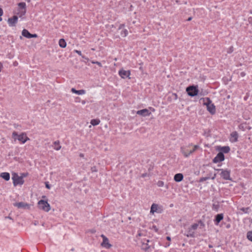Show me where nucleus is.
I'll use <instances>...</instances> for the list:
<instances>
[{
    "label": "nucleus",
    "mask_w": 252,
    "mask_h": 252,
    "mask_svg": "<svg viewBox=\"0 0 252 252\" xmlns=\"http://www.w3.org/2000/svg\"><path fill=\"white\" fill-rule=\"evenodd\" d=\"M59 44L62 48H65L66 46V43L64 39H60L59 41Z\"/></svg>",
    "instance_id": "b1692460"
},
{
    "label": "nucleus",
    "mask_w": 252,
    "mask_h": 252,
    "mask_svg": "<svg viewBox=\"0 0 252 252\" xmlns=\"http://www.w3.org/2000/svg\"><path fill=\"white\" fill-rule=\"evenodd\" d=\"M14 205L18 208H24L26 209H29L31 206L30 204L23 202L15 203L14 204Z\"/></svg>",
    "instance_id": "ddd939ff"
},
{
    "label": "nucleus",
    "mask_w": 252,
    "mask_h": 252,
    "mask_svg": "<svg viewBox=\"0 0 252 252\" xmlns=\"http://www.w3.org/2000/svg\"><path fill=\"white\" fill-rule=\"evenodd\" d=\"M2 21L1 16H0V21Z\"/></svg>",
    "instance_id": "79ce46f5"
},
{
    "label": "nucleus",
    "mask_w": 252,
    "mask_h": 252,
    "mask_svg": "<svg viewBox=\"0 0 252 252\" xmlns=\"http://www.w3.org/2000/svg\"><path fill=\"white\" fill-rule=\"evenodd\" d=\"M186 92L190 96H195L198 94L199 90L197 86H189L186 88Z\"/></svg>",
    "instance_id": "20e7f679"
},
{
    "label": "nucleus",
    "mask_w": 252,
    "mask_h": 252,
    "mask_svg": "<svg viewBox=\"0 0 252 252\" xmlns=\"http://www.w3.org/2000/svg\"><path fill=\"white\" fill-rule=\"evenodd\" d=\"M166 239H167V240H168V241H171V238H170L169 236H167V237H166Z\"/></svg>",
    "instance_id": "58836bf2"
},
{
    "label": "nucleus",
    "mask_w": 252,
    "mask_h": 252,
    "mask_svg": "<svg viewBox=\"0 0 252 252\" xmlns=\"http://www.w3.org/2000/svg\"><path fill=\"white\" fill-rule=\"evenodd\" d=\"M71 92L73 93H75L76 94H77V90H75L74 88H72L71 89Z\"/></svg>",
    "instance_id": "72a5a7b5"
},
{
    "label": "nucleus",
    "mask_w": 252,
    "mask_h": 252,
    "mask_svg": "<svg viewBox=\"0 0 252 252\" xmlns=\"http://www.w3.org/2000/svg\"><path fill=\"white\" fill-rule=\"evenodd\" d=\"M0 177L5 181H8L10 179V174L8 172H3L0 174Z\"/></svg>",
    "instance_id": "5701e85b"
},
{
    "label": "nucleus",
    "mask_w": 252,
    "mask_h": 252,
    "mask_svg": "<svg viewBox=\"0 0 252 252\" xmlns=\"http://www.w3.org/2000/svg\"><path fill=\"white\" fill-rule=\"evenodd\" d=\"M74 52L78 54L79 56H81L82 58H84V57L82 56V53L80 51L75 50Z\"/></svg>",
    "instance_id": "7c9ffc66"
},
{
    "label": "nucleus",
    "mask_w": 252,
    "mask_h": 252,
    "mask_svg": "<svg viewBox=\"0 0 252 252\" xmlns=\"http://www.w3.org/2000/svg\"><path fill=\"white\" fill-rule=\"evenodd\" d=\"M223 219V215L222 214H219L216 216L214 220V222L216 225H218L220 221Z\"/></svg>",
    "instance_id": "6ab92c4d"
},
{
    "label": "nucleus",
    "mask_w": 252,
    "mask_h": 252,
    "mask_svg": "<svg viewBox=\"0 0 252 252\" xmlns=\"http://www.w3.org/2000/svg\"><path fill=\"white\" fill-rule=\"evenodd\" d=\"M191 20V17H189L188 19V21H190Z\"/></svg>",
    "instance_id": "a19ab883"
},
{
    "label": "nucleus",
    "mask_w": 252,
    "mask_h": 252,
    "mask_svg": "<svg viewBox=\"0 0 252 252\" xmlns=\"http://www.w3.org/2000/svg\"><path fill=\"white\" fill-rule=\"evenodd\" d=\"M232 137L233 138V141H235L236 140V134L235 132H233L231 134Z\"/></svg>",
    "instance_id": "c756f323"
},
{
    "label": "nucleus",
    "mask_w": 252,
    "mask_h": 252,
    "mask_svg": "<svg viewBox=\"0 0 252 252\" xmlns=\"http://www.w3.org/2000/svg\"><path fill=\"white\" fill-rule=\"evenodd\" d=\"M137 114L141 115L143 116H147L151 115V112H149L148 109H144L140 110H138L136 112Z\"/></svg>",
    "instance_id": "a211bd4d"
},
{
    "label": "nucleus",
    "mask_w": 252,
    "mask_h": 252,
    "mask_svg": "<svg viewBox=\"0 0 252 252\" xmlns=\"http://www.w3.org/2000/svg\"><path fill=\"white\" fill-rule=\"evenodd\" d=\"M219 171H220V175L224 180H229L230 178V173L228 171L223 170L222 169H218Z\"/></svg>",
    "instance_id": "9b49d317"
},
{
    "label": "nucleus",
    "mask_w": 252,
    "mask_h": 252,
    "mask_svg": "<svg viewBox=\"0 0 252 252\" xmlns=\"http://www.w3.org/2000/svg\"><path fill=\"white\" fill-rule=\"evenodd\" d=\"M18 8L16 14L19 17H22L26 13V4L25 2H20L18 4Z\"/></svg>",
    "instance_id": "39448f33"
},
{
    "label": "nucleus",
    "mask_w": 252,
    "mask_h": 252,
    "mask_svg": "<svg viewBox=\"0 0 252 252\" xmlns=\"http://www.w3.org/2000/svg\"><path fill=\"white\" fill-rule=\"evenodd\" d=\"M82 103H83V104H85V101H82Z\"/></svg>",
    "instance_id": "c03bdc74"
},
{
    "label": "nucleus",
    "mask_w": 252,
    "mask_h": 252,
    "mask_svg": "<svg viewBox=\"0 0 252 252\" xmlns=\"http://www.w3.org/2000/svg\"><path fill=\"white\" fill-rule=\"evenodd\" d=\"M150 109H151L152 111H155V109L154 108H152V107H150L149 108Z\"/></svg>",
    "instance_id": "ea45409f"
},
{
    "label": "nucleus",
    "mask_w": 252,
    "mask_h": 252,
    "mask_svg": "<svg viewBox=\"0 0 252 252\" xmlns=\"http://www.w3.org/2000/svg\"><path fill=\"white\" fill-rule=\"evenodd\" d=\"M28 174L27 173H23L21 174V176H20V177H22L23 179L24 177H26L28 176Z\"/></svg>",
    "instance_id": "473e14b6"
},
{
    "label": "nucleus",
    "mask_w": 252,
    "mask_h": 252,
    "mask_svg": "<svg viewBox=\"0 0 252 252\" xmlns=\"http://www.w3.org/2000/svg\"><path fill=\"white\" fill-rule=\"evenodd\" d=\"M162 211L161 206H158L157 204L153 203L151 207L150 213L154 214L155 213H161Z\"/></svg>",
    "instance_id": "1a4fd4ad"
},
{
    "label": "nucleus",
    "mask_w": 252,
    "mask_h": 252,
    "mask_svg": "<svg viewBox=\"0 0 252 252\" xmlns=\"http://www.w3.org/2000/svg\"><path fill=\"white\" fill-rule=\"evenodd\" d=\"M157 185L158 187H163L164 185V182L161 181H158Z\"/></svg>",
    "instance_id": "c85d7f7f"
},
{
    "label": "nucleus",
    "mask_w": 252,
    "mask_h": 252,
    "mask_svg": "<svg viewBox=\"0 0 252 252\" xmlns=\"http://www.w3.org/2000/svg\"><path fill=\"white\" fill-rule=\"evenodd\" d=\"M249 208H242L241 209V210L243 211V212L245 213H248V211L249 210Z\"/></svg>",
    "instance_id": "2f4dec72"
},
{
    "label": "nucleus",
    "mask_w": 252,
    "mask_h": 252,
    "mask_svg": "<svg viewBox=\"0 0 252 252\" xmlns=\"http://www.w3.org/2000/svg\"><path fill=\"white\" fill-rule=\"evenodd\" d=\"M12 180L14 186L16 187L18 185H22L24 183V179L22 177H20L16 173H12Z\"/></svg>",
    "instance_id": "7ed1b4c3"
},
{
    "label": "nucleus",
    "mask_w": 252,
    "mask_h": 252,
    "mask_svg": "<svg viewBox=\"0 0 252 252\" xmlns=\"http://www.w3.org/2000/svg\"><path fill=\"white\" fill-rule=\"evenodd\" d=\"M3 15V10L0 8V16H2Z\"/></svg>",
    "instance_id": "c9c22d12"
},
{
    "label": "nucleus",
    "mask_w": 252,
    "mask_h": 252,
    "mask_svg": "<svg viewBox=\"0 0 252 252\" xmlns=\"http://www.w3.org/2000/svg\"><path fill=\"white\" fill-rule=\"evenodd\" d=\"M199 148L198 145H193L192 144L183 145L181 147V152L184 157L187 158Z\"/></svg>",
    "instance_id": "f257e3e1"
},
{
    "label": "nucleus",
    "mask_w": 252,
    "mask_h": 252,
    "mask_svg": "<svg viewBox=\"0 0 252 252\" xmlns=\"http://www.w3.org/2000/svg\"><path fill=\"white\" fill-rule=\"evenodd\" d=\"M174 179L176 182H179L183 180V175L181 173H178L175 175Z\"/></svg>",
    "instance_id": "aec40b11"
},
{
    "label": "nucleus",
    "mask_w": 252,
    "mask_h": 252,
    "mask_svg": "<svg viewBox=\"0 0 252 252\" xmlns=\"http://www.w3.org/2000/svg\"><path fill=\"white\" fill-rule=\"evenodd\" d=\"M138 235L139 236H141V233H139L138 234Z\"/></svg>",
    "instance_id": "37998d69"
},
{
    "label": "nucleus",
    "mask_w": 252,
    "mask_h": 252,
    "mask_svg": "<svg viewBox=\"0 0 252 252\" xmlns=\"http://www.w3.org/2000/svg\"><path fill=\"white\" fill-rule=\"evenodd\" d=\"M218 150L222 153H227L229 152L230 148L228 146L220 147L218 148Z\"/></svg>",
    "instance_id": "4be33fe9"
},
{
    "label": "nucleus",
    "mask_w": 252,
    "mask_h": 252,
    "mask_svg": "<svg viewBox=\"0 0 252 252\" xmlns=\"http://www.w3.org/2000/svg\"><path fill=\"white\" fill-rule=\"evenodd\" d=\"M224 156L223 154L221 152H219L213 159V161L214 163H218L224 160Z\"/></svg>",
    "instance_id": "f8f14e48"
},
{
    "label": "nucleus",
    "mask_w": 252,
    "mask_h": 252,
    "mask_svg": "<svg viewBox=\"0 0 252 252\" xmlns=\"http://www.w3.org/2000/svg\"><path fill=\"white\" fill-rule=\"evenodd\" d=\"M92 63H93V64H96L97 65H98L100 67L102 66V64H101V63H100L99 62H97V61H92Z\"/></svg>",
    "instance_id": "cd10ccee"
},
{
    "label": "nucleus",
    "mask_w": 252,
    "mask_h": 252,
    "mask_svg": "<svg viewBox=\"0 0 252 252\" xmlns=\"http://www.w3.org/2000/svg\"><path fill=\"white\" fill-rule=\"evenodd\" d=\"M247 238L249 240L252 241V231H249L248 232Z\"/></svg>",
    "instance_id": "a878e982"
},
{
    "label": "nucleus",
    "mask_w": 252,
    "mask_h": 252,
    "mask_svg": "<svg viewBox=\"0 0 252 252\" xmlns=\"http://www.w3.org/2000/svg\"><path fill=\"white\" fill-rule=\"evenodd\" d=\"M38 208L44 211L49 212L50 210V206L47 201L40 200L38 202Z\"/></svg>",
    "instance_id": "0eeeda50"
},
{
    "label": "nucleus",
    "mask_w": 252,
    "mask_h": 252,
    "mask_svg": "<svg viewBox=\"0 0 252 252\" xmlns=\"http://www.w3.org/2000/svg\"><path fill=\"white\" fill-rule=\"evenodd\" d=\"M18 21V16H14L12 18H9L8 20V23L10 26H14Z\"/></svg>",
    "instance_id": "f3484780"
},
{
    "label": "nucleus",
    "mask_w": 252,
    "mask_h": 252,
    "mask_svg": "<svg viewBox=\"0 0 252 252\" xmlns=\"http://www.w3.org/2000/svg\"><path fill=\"white\" fill-rule=\"evenodd\" d=\"M101 237L103 239V241L101 243L102 247L106 249H109L111 247L112 245L109 243L108 239L104 235L102 234Z\"/></svg>",
    "instance_id": "9d476101"
},
{
    "label": "nucleus",
    "mask_w": 252,
    "mask_h": 252,
    "mask_svg": "<svg viewBox=\"0 0 252 252\" xmlns=\"http://www.w3.org/2000/svg\"><path fill=\"white\" fill-rule=\"evenodd\" d=\"M77 94L82 95L86 93V91L84 90H77Z\"/></svg>",
    "instance_id": "bb28decb"
},
{
    "label": "nucleus",
    "mask_w": 252,
    "mask_h": 252,
    "mask_svg": "<svg viewBox=\"0 0 252 252\" xmlns=\"http://www.w3.org/2000/svg\"><path fill=\"white\" fill-rule=\"evenodd\" d=\"M60 142L59 140L56 141L53 143V148L56 150L59 151L61 149Z\"/></svg>",
    "instance_id": "412c9836"
},
{
    "label": "nucleus",
    "mask_w": 252,
    "mask_h": 252,
    "mask_svg": "<svg viewBox=\"0 0 252 252\" xmlns=\"http://www.w3.org/2000/svg\"><path fill=\"white\" fill-rule=\"evenodd\" d=\"M12 137L14 140L17 139L22 144H24L27 141L30 140V138L27 136L25 132H22L18 134L17 132L14 131L12 133Z\"/></svg>",
    "instance_id": "f03ea898"
},
{
    "label": "nucleus",
    "mask_w": 252,
    "mask_h": 252,
    "mask_svg": "<svg viewBox=\"0 0 252 252\" xmlns=\"http://www.w3.org/2000/svg\"><path fill=\"white\" fill-rule=\"evenodd\" d=\"M119 30H121L120 34L122 37H125L128 35V31L125 28V25H120L119 27Z\"/></svg>",
    "instance_id": "dca6fc26"
},
{
    "label": "nucleus",
    "mask_w": 252,
    "mask_h": 252,
    "mask_svg": "<svg viewBox=\"0 0 252 252\" xmlns=\"http://www.w3.org/2000/svg\"><path fill=\"white\" fill-rule=\"evenodd\" d=\"M46 187L47 189H49L50 188V186H49L48 184H46Z\"/></svg>",
    "instance_id": "4c0bfd02"
},
{
    "label": "nucleus",
    "mask_w": 252,
    "mask_h": 252,
    "mask_svg": "<svg viewBox=\"0 0 252 252\" xmlns=\"http://www.w3.org/2000/svg\"><path fill=\"white\" fill-rule=\"evenodd\" d=\"M22 34L23 36L28 38H31L33 37L35 38L37 37V35L36 34H31L26 29L22 31Z\"/></svg>",
    "instance_id": "4468645a"
},
{
    "label": "nucleus",
    "mask_w": 252,
    "mask_h": 252,
    "mask_svg": "<svg viewBox=\"0 0 252 252\" xmlns=\"http://www.w3.org/2000/svg\"><path fill=\"white\" fill-rule=\"evenodd\" d=\"M198 227V224L194 223L192 224L188 229L187 233L185 234L188 237H193L194 236V230L197 229Z\"/></svg>",
    "instance_id": "6e6552de"
},
{
    "label": "nucleus",
    "mask_w": 252,
    "mask_h": 252,
    "mask_svg": "<svg viewBox=\"0 0 252 252\" xmlns=\"http://www.w3.org/2000/svg\"><path fill=\"white\" fill-rule=\"evenodd\" d=\"M3 66H2V63L0 62V72H1V69L2 68Z\"/></svg>",
    "instance_id": "e433bc0d"
},
{
    "label": "nucleus",
    "mask_w": 252,
    "mask_h": 252,
    "mask_svg": "<svg viewBox=\"0 0 252 252\" xmlns=\"http://www.w3.org/2000/svg\"><path fill=\"white\" fill-rule=\"evenodd\" d=\"M130 71L129 70H125L123 69L119 71V74L122 78H125L126 77H129L130 75Z\"/></svg>",
    "instance_id": "2eb2a0df"
},
{
    "label": "nucleus",
    "mask_w": 252,
    "mask_h": 252,
    "mask_svg": "<svg viewBox=\"0 0 252 252\" xmlns=\"http://www.w3.org/2000/svg\"><path fill=\"white\" fill-rule=\"evenodd\" d=\"M245 75H246V74H245V73L244 72H241L240 73V75H241L242 77H244V76H245Z\"/></svg>",
    "instance_id": "f704fd0d"
},
{
    "label": "nucleus",
    "mask_w": 252,
    "mask_h": 252,
    "mask_svg": "<svg viewBox=\"0 0 252 252\" xmlns=\"http://www.w3.org/2000/svg\"><path fill=\"white\" fill-rule=\"evenodd\" d=\"M149 240H147V241H146V242H147V243H146V245H147V243H148V242H149Z\"/></svg>",
    "instance_id": "a18cd8bd"
},
{
    "label": "nucleus",
    "mask_w": 252,
    "mask_h": 252,
    "mask_svg": "<svg viewBox=\"0 0 252 252\" xmlns=\"http://www.w3.org/2000/svg\"><path fill=\"white\" fill-rule=\"evenodd\" d=\"M100 121L99 119H92L91 121V124L93 126H96L99 124Z\"/></svg>",
    "instance_id": "393cba45"
},
{
    "label": "nucleus",
    "mask_w": 252,
    "mask_h": 252,
    "mask_svg": "<svg viewBox=\"0 0 252 252\" xmlns=\"http://www.w3.org/2000/svg\"><path fill=\"white\" fill-rule=\"evenodd\" d=\"M204 105H206L207 110L211 114H214L216 113V107L212 103V101L209 98H207L206 101L204 102Z\"/></svg>",
    "instance_id": "423d86ee"
}]
</instances>
